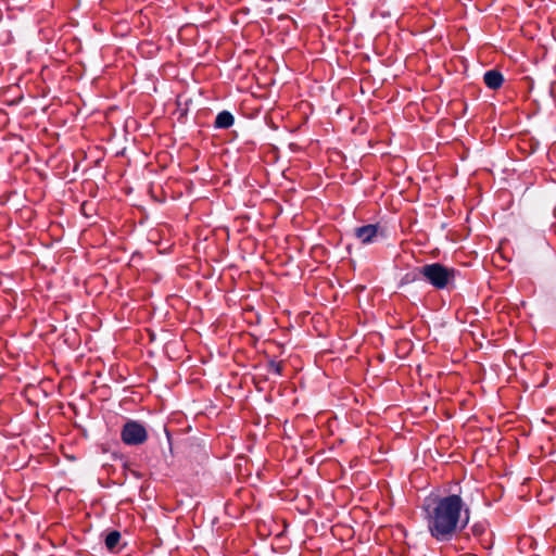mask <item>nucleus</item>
I'll return each instance as SVG.
<instances>
[{
  "mask_svg": "<svg viewBox=\"0 0 556 556\" xmlns=\"http://www.w3.org/2000/svg\"><path fill=\"white\" fill-rule=\"evenodd\" d=\"M422 511L431 538L440 543L454 540L470 521V508L459 494L427 497Z\"/></svg>",
  "mask_w": 556,
  "mask_h": 556,
  "instance_id": "nucleus-1",
  "label": "nucleus"
},
{
  "mask_svg": "<svg viewBox=\"0 0 556 556\" xmlns=\"http://www.w3.org/2000/svg\"><path fill=\"white\" fill-rule=\"evenodd\" d=\"M459 271L441 263H430L416 267L403 277V282L410 283L424 279L438 290L455 288L456 277Z\"/></svg>",
  "mask_w": 556,
  "mask_h": 556,
  "instance_id": "nucleus-2",
  "label": "nucleus"
},
{
  "mask_svg": "<svg viewBox=\"0 0 556 556\" xmlns=\"http://www.w3.org/2000/svg\"><path fill=\"white\" fill-rule=\"evenodd\" d=\"M121 439L127 445H140L147 441L148 433L143 425L129 420L122 428Z\"/></svg>",
  "mask_w": 556,
  "mask_h": 556,
  "instance_id": "nucleus-3",
  "label": "nucleus"
},
{
  "mask_svg": "<svg viewBox=\"0 0 556 556\" xmlns=\"http://www.w3.org/2000/svg\"><path fill=\"white\" fill-rule=\"evenodd\" d=\"M379 230V225L369 224L355 228L354 235L363 244H369L376 240Z\"/></svg>",
  "mask_w": 556,
  "mask_h": 556,
  "instance_id": "nucleus-4",
  "label": "nucleus"
},
{
  "mask_svg": "<svg viewBox=\"0 0 556 556\" xmlns=\"http://www.w3.org/2000/svg\"><path fill=\"white\" fill-rule=\"evenodd\" d=\"M483 83L489 89L497 90L504 83V76L497 70H490L484 73Z\"/></svg>",
  "mask_w": 556,
  "mask_h": 556,
  "instance_id": "nucleus-5",
  "label": "nucleus"
},
{
  "mask_svg": "<svg viewBox=\"0 0 556 556\" xmlns=\"http://www.w3.org/2000/svg\"><path fill=\"white\" fill-rule=\"evenodd\" d=\"M235 123V117L229 111H222L217 114L214 127L217 129H228Z\"/></svg>",
  "mask_w": 556,
  "mask_h": 556,
  "instance_id": "nucleus-6",
  "label": "nucleus"
},
{
  "mask_svg": "<svg viewBox=\"0 0 556 556\" xmlns=\"http://www.w3.org/2000/svg\"><path fill=\"white\" fill-rule=\"evenodd\" d=\"M121 539H122V535H121L119 531L113 530V531L109 532L104 540L106 548L110 552H114L116 549V547L118 546Z\"/></svg>",
  "mask_w": 556,
  "mask_h": 556,
  "instance_id": "nucleus-7",
  "label": "nucleus"
},
{
  "mask_svg": "<svg viewBox=\"0 0 556 556\" xmlns=\"http://www.w3.org/2000/svg\"><path fill=\"white\" fill-rule=\"evenodd\" d=\"M470 532H468L467 534H472L475 538H480L482 536L485 531H486V522L485 521H478V522H475L470 528H469Z\"/></svg>",
  "mask_w": 556,
  "mask_h": 556,
  "instance_id": "nucleus-8",
  "label": "nucleus"
},
{
  "mask_svg": "<svg viewBox=\"0 0 556 556\" xmlns=\"http://www.w3.org/2000/svg\"><path fill=\"white\" fill-rule=\"evenodd\" d=\"M267 370H268V372H273V374H275L277 376H281L282 375V370H283L282 362H276L274 359H270L267 363Z\"/></svg>",
  "mask_w": 556,
  "mask_h": 556,
  "instance_id": "nucleus-9",
  "label": "nucleus"
},
{
  "mask_svg": "<svg viewBox=\"0 0 556 556\" xmlns=\"http://www.w3.org/2000/svg\"><path fill=\"white\" fill-rule=\"evenodd\" d=\"M123 468H124V470H125V469H126V470H129V472H130L134 477H136L137 479H140V478L142 477L140 472H138V471H136V470L130 469V468L128 467V465H127V464H124V465H123Z\"/></svg>",
  "mask_w": 556,
  "mask_h": 556,
  "instance_id": "nucleus-10",
  "label": "nucleus"
},
{
  "mask_svg": "<svg viewBox=\"0 0 556 556\" xmlns=\"http://www.w3.org/2000/svg\"><path fill=\"white\" fill-rule=\"evenodd\" d=\"M87 205H88V202H84V203L81 204V207H80V208H81V211H83V213H84L85 215H87V213H86V212H87V208H86V207H87Z\"/></svg>",
  "mask_w": 556,
  "mask_h": 556,
  "instance_id": "nucleus-11",
  "label": "nucleus"
}]
</instances>
